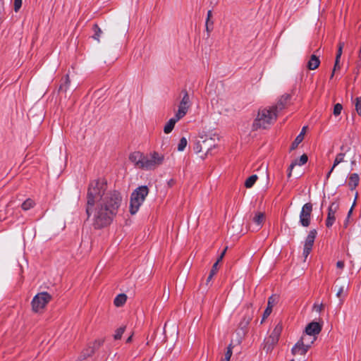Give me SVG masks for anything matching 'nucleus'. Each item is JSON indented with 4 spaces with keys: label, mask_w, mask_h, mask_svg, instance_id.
Returning <instances> with one entry per match:
<instances>
[{
    "label": "nucleus",
    "mask_w": 361,
    "mask_h": 361,
    "mask_svg": "<svg viewBox=\"0 0 361 361\" xmlns=\"http://www.w3.org/2000/svg\"><path fill=\"white\" fill-rule=\"evenodd\" d=\"M106 184L103 180L90 182L87 193L86 212L92 216L95 228L109 225L118 212L122 197L117 191L106 192Z\"/></svg>",
    "instance_id": "obj_1"
},
{
    "label": "nucleus",
    "mask_w": 361,
    "mask_h": 361,
    "mask_svg": "<svg viewBox=\"0 0 361 361\" xmlns=\"http://www.w3.org/2000/svg\"><path fill=\"white\" fill-rule=\"evenodd\" d=\"M277 114L271 107L259 109L256 118L253 122V128H267L276 120Z\"/></svg>",
    "instance_id": "obj_2"
},
{
    "label": "nucleus",
    "mask_w": 361,
    "mask_h": 361,
    "mask_svg": "<svg viewBox=\"0 0 361 361\" xmlns=\"http://www.w3.org/2000/svg\"><path fill=\"white\" fill-rule=\"evenodd\" d=\"M149 193L147 186H140L135 190L131 194L130 202V212L135 214L138 211L141 204L144 202L145 197Z\"/></svg>",
    "instance_id": "obj_3"
},
{
    "label": "nucleus",
    "mask_w": 361,
    "mask_h": 361,
    "mask_svg": "<svg viewBox=\"0 0 361 361\" xmlns=\"http://www.w3.org/2000/svg\"><path fill=\"white\" fill-rule=\"evenodd\" d=\"M164 161V155L157 152H152L149 154H145L144 164L142 165V170H154L160 165H161Z\"/></svg>",
    "instance_id": "obj_4"
},
{
    "label": "nucleus",
    "mask_w": 361,
    "mask_h": 361,
    "mask_svg": "<svg viewBox=\"0 0 361 361\" xmlns=\"http://www.w3.org/2000/svg\"><path fill=\"white\" fill-rule=\"evenodd\" d=\"M282 329V324L281 323H278L272 330L270 335L265 338L263 349L267 353H271L278 343Z\"/></svg>",
    "instance_id": "obj_5"
},
{
    "label": "nucleus",
    "mask_w": 361,
    "mask_h": 361,
    "mask_svg": "<svg viewBox=\"0 0 361 361\" xmlns=\"http://www.w3.org/2000/svg\"><path fill=\"white\" fill-rule=\"evenodd\" d=\"M51 295L47 292L37 294L31 302L32 310L34 312H41L51 301Z\"/></svg>",
    "instance_id": "obj_6"
},
{
    "label": "nucleus",
    "mask_w": 361,
    "mask_h": 361,
    "mask_svg": "<svg viewBox=\"0 0 361 361\" xmlns=\"http://www.w3.org/2000/svg\"><path fill=\"white\" fill-rule=\"evenodd\" d=\"M190 106L191 102L189 94L187 91H184L183 98L180 102L178 110L176 112L175 116L178 117V118L181 119L186 115Z\"/></svg>",
    "instance_id": "obj_7"
},
{
    "label": "nucleus",
    "mask_w": 361,
    "mask_h": 361,
    "mask_svg": "<svg viewBox=\"0 0 361 361\" xmlns=\"http://www.w3.org/2000/svg\"><path fill=\"white\" fill-rule=\"evenodd\" d=\"M312 212V204L310 202L305 204L300 213V223L304 227H307L310 224L311 215Z\"/></svg>",
    "instance_id": "obj_8"
},
{
    "label": "nucleus",
    "mask_w": 361,
    "mask_h": 361,
    "mask_svg": "<svg viewBox=\"0 0 361 361\" xmlns=\"http://www.w3.org/2000/svg\"><path fill=\"white\" fill-rule=\"evenodd\" d=\"M317 233V231L315 229H312V230L310 231V232L305 239V244H304L303 253H302L305 259H306L307 257V256L309 255V254L310 253V252L312 249Z\"/></svg>",
    "instance_id": "obj_9"
},
{
    "label": "nucleus",
    "mask_w": 361,
    "mask_h": 361,
    "mask_svg": "<svg viewBox=\"0 0 361 361\" xmlns=\"http://www.w3.org/2000/svg\"><path fill=\"white\" fill-rule=\"evenodd\" d=\"M338 204L336 202H333L329 207L327 219L326 220V226L327 227H331L336 221V214L338 209Z\"/></svg>",
    "instance_id": "obj_10"
},
{
    "label": "nucleus",
    "mask_w": 361,
    "mask_h": 361,
    "mask_svg": "<svg viewBox=\"0 0 361 361\" xmlns=\"http://www.w3.org/2000/svg\"><path fill=\"white\" fill-rule=\"evenodd\" d=\"M290 96L288 94L282 95L278 100L276 104L273 106H270L271 109H273L274 111L276 112V114L284 109L288 104Z\"/></svg>",
    "instance_id": "obj_11"
},
{
    "label": "nucleus",
    "mask_w": 361,
    "mask_h": 361,
    "mask_svg": "<svg viewBox=\"0 0 361 361\" xmlns=\"http://www.w3.org/2000/svg\"><path fill=\"white\" fill-rule=\"evenodd\" d=\"M145 154L140 152H134L129 156V160L134 164L136 168L142 169V165L144 164Z\"/></svg>",
    "instance_id": "obj_12"
},
{
    "label": "nucleus",
    "mask_w": 361,
    "mask_h": 361,
    "mask_svg": "<svg viewBox=\"0 0 361 361\" xmlns=\"http://www.w3.org/2000/svg\"><path fill=\"white\" fill-rule=\"evenodd\" d=\"M322 328V325L318 322H312L306 326L305 334L310 336L317 337L321 332Z\"/></svg>",
    "instance_id": "obj_13"
},
{
    "label": "nucleus",
    "mask_w": 361,
    "mask_h": 361,
    "mask_svg": "<svg viewBox=\"0 0 361 361\" xmlns=\"http://www.w3.org/2000/svg\"><path fill=\"white\" fill-rule=\"evenodd\" d=\"M308 348L306 346L298 341V342L293 345L291 349V353L294 356L296 355H304L308 351Z\"/></svg>",
    "instance_id": "obj_14"
},
{
    "label": "nucleus",
    "mask_w": 361,
    "mask_h": 361,
    "mask_svg": "<svg viewBox=\"0 0 361 361\" xmlns=\"http://www.w3.org/2000/svg\"><path fill=\"white\" fill-rule=\"evenodd\" d=\"M275 303L276 299L274 298V296H271L268 300L267 307L264 312L262 322H263V321L265 320L270 315V314L272 312V308L274 306Z\"/></svg>",
    "instance_id": "obj_15"
},
{
    "label": "nucleus",
    "mask_w": 361,
    "mask_h": 361,
    "mask_svg": "<svg viewBox=\"0 0 361 361\" xmlns=\"http://www.w3.org/2000/svg\"><path fill=\"white\" fill-rule=\"evenodd\" d=\"M201 139H202V142L203 145V147L207 150V152H208L209 150H211L213 147L216 146L215 143V139L209 137H206L203 139V137H200Z\"/></svg>",
    "instance_id": "obj_16"
},
{
    "label": "nucleus",
    "mask_w": 361,
    "mask_h": 361,
    "mask_svg": "<svg viewBox=\"0 0 361 361\" xmlns=\"http://www.w3.org/2000/svg\"><path fill=\"white\" fill-rule=\"evenodd\" d=\"M264 219L265 217L264 213H256L252 219L253 222L255 224V228H254L253 229L259 230L262 227L264 221Z\"/></svg>",
    "instance_id": "obj_17"
},
{
    "label": "nucleus",
    "mask_w": 361,
    "mask_h": 361,
    "mask_svg": "<svg viewBox=\"0 0 361 361\" xmlns=\"http://www.w3.org/2000/svg\"><path fill=\"white\" fill-rule=\"evenodd\" d=\"M317 337L310 336L306 334H303L300 339L298 340L300 343H303L306 348L310 349L312 344L316 341Z\"/></svg>",
    "instance_id": "obj_18"
},
{
    "label": "nucleus",
    "mask_w": 361,
    "mask_h": 361,
    "mask_svg": "<svg viewBox=\"0 0 361 361\" xmlns=\"http://www.w3.org/2000/svg\"><path fill=\"white\" fill-rule=\"evenodd\" d=\"M179 120H180V118H178V117H176V116H174V117L170 118L164 127V132L166 134L170 133L173 130L176 123Z\"/></svg>",
    "instance_id": "obj_19"
},
{
    "label": "nucleus",
    "mask_w": 361,
    "mask_h": 361,
    "mask_svg": "<svg viewBox=\"0 0 361 361\" xmlns=\"http://www.w3.org/2000/svg\"><path fill=\"white\" fill-rule=\"evenodd\" d=\"M360 178L357 173H351L348 178V186L350 190H354L359 184Z\"/></svg>",
    "instance_id": "obj_20"
},
{
    "label": "nucleus",
    "mask_w": 361,
    "mask_h": 361,
    "mask_svg": "<svg viewBox=\"0 0 361 361\" xmlns=\"http://www.w3.org/2000/svg\"><path fill=\"white\" fill-rule=\"evenodd\" d=\"M319 59L314 54H312L307 62V66L310 70H315L319 67Z\"/></svg>",
    "instance_id": "obj_21"
},
{
    "label": "nucleus",
    "mask_w": 361,
    "mask_h": 361,
    "mask_svg": "<svg viewBox=\"0 0 361 361\" xmlns=\"http://www.w3.org/2000/svg\"><path fill=\"white\" fill-rule=\"evenodd\" d=\"M348 287H345L344 286H341L337 290L336 297L340 300V304L342 305L344 302L345 298L348 295Z\"/></svg>",
    "instance_id": "obj_22"
},
{
    "label": "nucleus",
    "mask_w": 361,
    "mask_h": 361,
    "mask_svg": "<svg viewBox=\"0 0 361 361\" xmlns=\"http://www.w3.org/2000/svg\"><path fill=\"white\" fill-rule=\"evenodd\" d=\"M126 300H127V296L126 295V294L121 293V294L118 295L115 298L114 303L115 306H116V307H121L126 303Z\"/></svg>",
    "instance_id": "obj_23"
},
{
    "label": "nucleus",
    "mask_w": 361,
    "mask_h": 361,
    "mask_svg": "<svg viewBox=\"0 0 361 361\" xmlns=\"http://www.w3.org/2000/svg\"><path fill=\"white\" fill-rule=\"evenodd\" d=\"M344 157H345V154H343V153H339L338 154H337V156H336V159L334 160L333 166L331 167V170L329 171V172L327 174V178L329 177L330 174L332 173V171H334V168L338 164H339L340 163H341V162H343L344 161Z\"/></svg>",
    "instance_id": "obj_24"
},
{
    "label": "nucleus",
    "mask_w": 361,
    "mask_h": 361,
    "mask_svg": "<svg viewBox=\"0 0 361 361\" xmlns=\"http://www.w3.org/2000/svg\"><path fill=\"white\" fill-rule=\"evenodd\" d=\"M307 156L306 154H302L300 159H299V161H298V163H293L290 164V171H289V173H288V176H291V171L293 169V168L296 165V164H298L300 166H302V165H304L305 164L307 163Z\"/></svg>",
    "instance_id": "obj_25"
},
{
    "label": "nucleus",
    "mask_w": 361,
    "mask_h": 361,
    "mask_svg": "<svg viewBox=\"0 0 361 361\" xmlns=\"http://www.w3.org/2000/svg\"><path fill=\"white\" fill-rule=\"evenodd\" d=\"M258 177L257 175H252L249 178H247L245 182V186L247 188H250L253 186V185L257 181Z\"/></svg>",
    "instance_id": "obj_26"
},
{
    "label": "nucleus",
    "mask_w": 361,
    "mask_h": 361,
    "mask_svg": "<svg viewBox=\"0 0 361 361\" xmlns=\"http://www.w3.org/2000/svg\"><path fill=\"white\" fill-rule=\"evenodd\" d=\"M35 205V202L31 199L26 200L21 205L22 209L25 211H27L31 208H32Z\"/></svg>",
    "instance_id": "obj_27"
},
{
    "label": "nucleus",
    "mask_w": 361,
    "mask_h": 361,
    "mask_svg": "<svg viewBox=\"0 0 361 361\" xmlns=\"http://www.w3.org/2000/svg\"><path fill=\"white\" fill-rule=\"evenodd\" d=\"M93 31L94 32L93 38L97 41L99 42V37L101 36V34L102 33V30L97 24H94L93 25Z\"/></svg>",
    "instance_id": "obj_28"
},
{
    "label": "nucleus",
    "mask_w": 361,
    "mask_h": 361,
    "mask_svg": "<svg viewBox=\"0 0 361 361\" xmlns=\"http://www.w3.org/2000/svg\"><path fill=\"white\" fill-rule=\"evenodd\" d=\"M187 144H188L187 139L185 137H182L180 140L179 143L178 145V150L180 152H183L185 149V148L186 147Z\"/></svg>",
    "instance_id": "obj_29"
},
{
    "label": "nucleus",
    "mask_w": 361,
    "mask_h": 361,
    "mask_svg": "<svg viewBox=\"0 0 361 361\" xmlns=\"http://www.w3.org/2000/svg\"><path fill=\"white\" fill-rule=\"evenodd\" d=\"M125 329H126L125 326H121L120 328L117 329L115 332V334L114 336V339H116V340L121 339L122 337V335L123 334V333L125 331Z\"/></svg>",
    "instance_id": "obj_30"
},
{
    "label": "nucleus",
    "mask_w": 361,
    "mask_h": 361,
    "mask_svg": "<svg viewBox=\"0 0 361 361\" xmlns=\"http://www.w3.org/2000/svg\"><path fill=\"white\" fill-rule=\"evenodd\" d=\"M232 349H233V347H232L231 344H230L227 348V350L225 353V357L222 361H230L231 357L232 356V353H233Z\"/></svg>",
    "instance_id": "obj_31"
},
{
    "label": "nucleus",
    "mask_w": 361,
    "mask_h": 361,
    "mask_svg": "<svg viewBox=\"0 0 361 361\" xmlns=\"http://www.w3.org/2000/svg\"><path fill=\"white\" fill-rule=\"evenodd\" d=\"M217 266H218V262H216L213 264V266H212V269H211V271H210V274H209V276H208V278H207V281H209L212 279L213 276H214V275H215V274H216V271H217Z\"/></svg>",
    "instance_id": "obj_32"
},
{
    "label": "nucleus",
    "mask_w": 361,
    "mask_h": 361,
    "mask_svg": "<svg viewBox=\"0 0 361 361\" xmlns=\"http://www.w3.org/2000/svg\"><path fill=\"white\" fill-rule=\"evenodd\" d=\"M343 47H344V42H340L338 43V51H337L336 56V59H337V60L341 59Z\"/></svg>",
    "instance_id": "obj_33"
},
{
    "label": "nucleus",
    "mask_w": 361,
    "mask_h": 361,
    "mask_svg": "<svg viewBox=\"0 0 361 361\" xmlns=\"http://www.w3.org/2000/svg\"><path fill=\"white\" fill-rule=\"evenodd\" d=\"M303 137H302V135H298L296 137V138L295 139V140L293 141V142L292 143V145H291V149H295L298 146V145L302 142V141L303 140Z\"/></svg>",
    "instance_id": "obj_34"
},
{
    "label": "nucleus",
    "mask_w": 361,
    "mask_h": 361,
    "mask_svg": "<svg viewBox=\"0 0 361 361\" xmlns=\"http://www.w3.org/2000/svg\"><path fill=\"white\" fill-rule=\"evenodd\" d=\"M343 106L341 104L338 103L334 105L333 114L335 116H338L341 114Z\"/></svg>",
    "instance_id": "obj_35"
},
{
    "label": "nucleus",
    "mask_w": 361,
    "mask_h": 361,
    "mask_svg": "<svg viewBox=\"0 0 361 361\" xmlns=\"http://www.w3.org/2000/svg\"><path fill=\"white\" fill-rule=\"evenodd\" d=\"M355 106L357 113L361 116V97L355 99Z\"/></svg>",
    "instance_id": "obj_36"
},
{
    "label": "nucleus",
    "mask_w": 361,
    "mask_h": 361,
    "mask_svg": "<svg viewBox=\"0 0 361 361\" xmlns=\"http://www.w3.org/2000/svg\"><path fill=\"white\" fill-rule=\"evenodd\" d=\"M103 343H104V340H102V339L96 340L94 343L93 349L91 350L90 353H88L87 355H90V354L93 353L94 349L98 348L99 346H101L103 344Z\"/></svg>",
    "instance_id": "obj_37"
},
{
    "label": "nucleus",
    "mask_w": 361,
    "mask_h": 361,
    "mask_svg": "<svg viewBox=\"0 0 361 361\" xmlns=\"http://www.w3.org/2000/svg\"><path fill=\"white\" fill-rule=\"evenodd\" d=\"M200 142H201L200 140L197 141L193 147V149L196 153H199V152H202L204 148L203 146H202V145L200 144Z\"/></svg>",
    "instance_id": "obj_38"
},
{
    "label": "nucleus",
    "mask_w": 361,
    "mask_h": 361,
    "mask_svg": "<svg viewBox=\"0 0 361 361\" xmlns=\"http://www.w3.org/2000/svg\"><path fill=\"white\" fill-rule=\"evenodd\" d=\"M22 6V0H14V10L18 11Z\"/></svg>",
    "instance_id": "obj_39"
},
{
    "label": "nucleus",
    "mask_w": 361,
    "mask_h": 361,
    "mask_svg": "<svg viewBox=\"0 0 361 361\" xmlns=\"http://www.w3.org/2000/svg\"><path fill=\"white\" fill-rule=\"evenodd\" d=\"M340 60H337L336 59L335 60V64H334V71H333V73L331 75V78H333L334 77V72L336 71V70L337 69H340L341 68V66H340Z\"/></svg>",
    "instance_id": "obj_40"
},
{
    "label": "nucleus",
    "mask_w": 361,
    "mask_h": 361,
    "mask_svg": "<svg viewBox=\"0 0 361 361\" xmlns=\"http://www.w3.org/2000/svg\"><path fill=\"white\" fill-rule=\"evenodd\" d=\"M324 308V306L322 304L319 305H314L313 310L317 312H320Z\"/></svg>",
    "instance_id": "obj_41"
},
{
    "label": "nucleus",
    "mask_w": 361,
    "mask_h": 361,
    "mask_svg": "<svg viewBox=\"0 0 361 361\" xmlns=\"http://www.w3.org/2000/svg\"><path fill=\"white\" fill-rule=\"evenodd\" d=\"M345 267V263L343 261H338L336 263V267L341 270H343V269Z\"/></svg>",
    "instance_id": "obj_42"
},
{
    "label": "nucleus",
    "mask_w": 361,
    "mask_h": 361,
    "mask_svg": "<svg viewBox=\"0 0 361 361\" xmlns=\"http://www.w3.org/2000/svg\"><path fill=\"white\" fill-rule=\"evenodd\" d=\"M251 320V318L249 317L246 320H245L244 322H242L240 324V326L243 328V327H245L250 322V321Z\"/></svg>",
    "instance_id": "obj_43"
},
{
    "label": "nucleus",
    "mask_w": 361,
    "mask_h": 361,
    "mask_svg": "<svg viewBox=\"0 0 361 361\" xmlns=\"http://www.w3.org/2000/svg\"><path fill=\"white\" fill-rule=\"evenodd\" d=\"M226 250H227V247H226L223 252H221V255L219 256V257L218 258L217 261L218 262V264L219 263V262H221L222 260V259L224 258V255H225V253L226 252Z\"/></svg>",
    "instance_id": "obj_44"
},
{
    "label": "nucleus",
    "mask_w": 361,
    "mask_h": 361,
    "mask_svg": "<svg viewBox=\"0 0 361 361\" xmlns=\"http://www.w3.org/2000/svg\"><path fill=\"white\" fill-rule=\"evenodd\" d=\"M211 17H212V11H209L207 12V21H206L207 24L209 23Z\"/></svg>",
    "instance_id": "obj_45"
},
{
    "label": "nucleus",
    "mask_w": 361,
    "mask_h": 361,
    "mask_svg": "<svg viewBox=\"0 0 361 361\" xmlns=\"http://www.w3.org/2000/svg\"><path fill=\"white\" fill-rule=\"evenodd\" d=\"M306 128L307 127H303L300 133L299 134V135H302V137L304 138V135H305V131H306Z\"/></svg>",
    "instance_id": "obj_46"
},
{
    "label": "nucleus",
    "mask_w": 361,
    "mask_h": 361,
    "mask_svg": "<svg viewBox=\"0 0 361 361\" xmlns=\"http://www.w3.org/2000/svg\"><path fill=\"white\" fill-rule=\"evenodd\" d=\"M353 204H355V203H354ZM353 206H354V205H353V206H352V207L350 208V209L349 210V212H348V216H347V217H348V219H349V218H350V215H351V214H352V212H353Z\"/></svg>",
    "instance_id": "obj_47"
},
{
    "label": "nucleus",
    "mask_w": 361,
    "mask_h": 361,
    "mask_svg": "<svg viewBox=\"0 0 361 361\" xmlns=\"http://www.w3.org/2000/svg\"><path fill=\"white\" fill-rule=\"evenodd\" d=\"M132 338H133V335L130 336L127 340H126V343H130L132 341Z\"/></svg>",
    "instance_id": "obj_48"
},
{
    "label": "nucleus",
    "mask_w": 361,
    "mask_h": 361,
    "mask_svg": "<svg viewBox=\"0 0 361 361\" xmlns=\"http://www.w3.org/2000/svg\"><path fill=\"white\" fill-rule=\"evenodd\" d=\"M3 19H4V15H3V13L0 11V24L2 23Z\"/></svg>",
    "instance_id": "obj_49"
},
{
    "label": "nucleus",
    "mask_w": 361,
    "mask_h": 361,
    "mask_svg": "<svg viewBox=\"0 0 361 361\" xmlns=\"http://www.w3.org/2000/svg\"><path fill=\"white\" fill-rule=\"evenodd\" d=\"M70 82V80H69V78H68V75H66V83L68 84Z\"/></svg>",
    "instance_id": "obj_50"
},
{
    "label": "nucleus",
    "mask_w": 361,
    "mask_h": 361,
    "mask_svg": "<svg viewBox=\"0 0 361 361\" xmlns=\"http://www.w3.org/2000/svg\"><path fill=\"white\" fill-rule=\"evenodd\" d=\"M348 219L347 218L345 223H344V226L345 227H347L348 226Z\"/></svg>",
    "instance_id": "obj_51"
},
{
    "label": "nucleus",
    "mask_w": 361,
    "mask_h": 361,
    "mask_svg": "<svg viewBox=\"0 0 361 361\" xmlns=\"http://www.w3.org/2000/svg\"><path fill=\"white\" fill-rule=\"evenodd\" d=\"M206 29L207 32H210L209 27V23H206Z\"/></svg>",
    "instance_id": "obj_52"
},
{
    "label": "nucleus",
    "mask_w": 361,
    "mask_h": 361,
    "mask_svg": "<svg viewBox=\"0 0 361 361\" xmlns=\"http://www.w3.org/2000/svg\"><path fill=\"white\" fill-rule=\"evenodd\" d=\"M290 361H294V360H291Z\"/></svg>",
    "instance_id": "obj_53"
},
{
    "label": "nucleus",
    "mask_w": 361,
    "mask_h": 361,
    "mask_svg": "<svg viewBox=\"0 0 361 361\" xmlns=\"http://www.w3.org/2000/svg\"><path fill=\"white\" fill-rule=\"evenodd\" d=\"M303 361H305V360H303Z\"/></svg>",
    "instance_id": "obj_54"
}]
</instances>
